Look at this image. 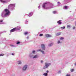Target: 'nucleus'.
<instances>
[{"label": "nucleus", "instance_id": "obj_42", "mask_svg": "<svg viewBox=\"0 0 76 76\" xmlns=\"http://www.w3.org/2000/svg\"><path fill=\"white\" fill-rule=\"evenodd\" d=\"M43 62V61H41V63H42Z\"/></svg>", "mask_w": 76, "mask_h": 76}, {"label": "nucleus", "instance_id": "obj_1", "mask_svg": "<svg viewBox=\"0 0 76 76\" xmlns=\"http://www.w3.org/2000/svg\"><path fill=\"white\" fill-rule=\"evenodd\" d=\"M49 2H46L43 3L42 5V7L44 9H50L53 8V4H48Z\"/></svg>", "mask_w": 76, "mask_h": 76}, {"label": "nucleus", "instance_id": "obj_43", "mask_svg": "<svg viewBox=\"0 0 76 76\" xmlns=\"http://www.w3.org/2000/svg\"><path fill=\"white\" fill-rule=\"evenodd\" d=\"M57 3H58V4H60V2H58Z\"/></svg>", "mask_w": 76, "mask_h": 76}, {"label": "nucleus", "instance_id": "obj_28", "mask_svg": "<svg viewBox=\"0 0 76 76\" xmlns=\"http://www.w3.org/2000/svg\"><path fill=\"white\" fill-rule=\"evenodd\" d=\"M28 23V20H26V24H27Z\"/></svg>", "mask_w": 76, "mask_h": 76}, {"label": "nucleus", "instance_id": "obj_27", "mask_svg": "<svg viewBox=\"0 0 76 76\" xmlns=\"http://www.w3.org/2000/svg\"><path fill=\"white\" fill-rule=\"evenodd\" d=\"M53 14H56V13H57V12L56 11H53Z\"/></svg>", "mask_w": 76, "mask_h": 76}, {"label": "nucleus", "instance_id": "obj_40", "mask_svg": "<svg viewBox=\"0 0 76 76\" xmlns=\"http://www.w3.org/2000/svg\"><path fill=\"white\" fill-rule=\"evenodd\" d=\"M75 29V27L74 26L73 27V29Z\"/></svg>", "mask_w": 76, "mask_h": 76}, {"label": "nucleus", "instance_id": "obj_37", "mask_svg": "<svg viewBox=\"0 0 76 76\" xmlns=\"http://www.w3.org/2000/svg\"><path fill=\"white\" fill-rule=\"evenodd\" d=\"M40 7H41V6H40V5H39V6L38 7V9H40Z\"/></svg>", "mask_w": 76, "mask_h": 76}, {"label": "nucleus", "instance_id": "obj_10", "mask_svg": "<svg viewBox=\"0 0 76 76\" xmlns=\"http://www.w3.org/2000/svg\"><path fill=\"white\" fill-rule=\"evenodd\" d=\"M3 19H1L0 20V25L4 24V23H3Z\"/></svg>", "mask_w": 76, "mask_h": 76}, {"label": "nucleus", "instance_id": "obj_21", "mask_svg": "<svg viewBox=\"0 0 76 76\" xmlns=\"http://www.w3.org/2000/svg\"><path fill=\"white\" fill-rule=\"evenodd\" d=\"M60 40H63L64 39V38L63 37H60Z\"/></svg>", "mask_w": 76, "mask_h": 76}, {"label": "nucleus", "instance_id": "obj_29", "mask_svg": "<svg viewBox=\"0 0 76 76\" xmlns=\"http://www.w3.org/2000/svg\"><path fill=\"white\" fill-rule=\"evenodd\" d=\"M42 50H41V49H39L37 51V52L40 51L41 52Z\"/></svg>", "mask_w": 76, "mask_h": 76}, {"label": "nucleus", "instance_id": "obj_18", "mask_svg": "<svg viewBox=\"0 0 76 76\" xmlns=\"http://www.w3.org/2000/svg\"><path fill=\"white\" fill-rule=\"evenodd\" d=\"M53 44H54V43H51L50 44H49L48 45V46L49 47H51V46H52Z\"/></svg>", "mask_w": 76, "mask_h": 76}, {"label": "nucleus", "instance_id": "obj_3", "mask_svg": "<svg viewBox=\"0 0 76 76\" xmlns=\"http://www.w3.org/2000/svg\"><path fill=\"white\" fill-rule=\"evenodd\" d=\"M16 4H11L8 6V9H10V10H15Z\"/></svg>", "mask_w": 76, "mask_h": 76}, {"label": "nucleus", "instance_id": "obj_7", "mask_svg": "<svg viewBox=\"0 0 76 76\" xmlns=\"http://www.w3.org/2000/svg\"><path fill=\"white\" fill-rule=\"evenodd\" d=\"M6 0H0V1L1 3H7V1H6ZM8 0L9 1H10L11 0Z\"/></svg>", "mask_w": 76, "mask_h": 76}, {"label": "nucleus", "instance_id": "obj_45", "mask_svg": "<svg viewBox=\"0 0 76 76\" xmlns=\"http://www.w3.org/2000/svg\"><path fill=\"white\" fill-rule=\"evenodd\" d=\"M46 72H47V73H48V72H49V71H48L47 70V71H46Z\"/></svg>", "mask_w": 76, "mask_h": 76}, {"label": "nucleus", "instance_id": "obj_24", "mask_svg": "<svg viewBox=\"0 0 76 76\" xmlns=\"http://www.w3.org/2000/svg\"><path fill=\"white\" fill-rule=\"evenodd\" d=\"M29 33L28 32H26L24 33L25 35H28V34H29Z\"/></svg>", "mask_w": 76, "mask_h": 76}, {"label": "nucleus", "instance_id": "obj_13", "mask_svg": "<svg viewBox=\"0 0 76 76\" xmlns=\"http://www.w3.org/2000/svg\"><path fill=\"white\" fill-rule=\"evenodd\" d=\"M15 31H16L15 28H13V29L10 30L11 32H15Z\"/></svg>", "mask_w": 76, "mask_h": 76}, {"label": "nucleus", "instance_id": "obj_2", "mask_svg": "<svg viewBox=\"0 0 76 76\" xmlns=\"http://www.w3.org/2000/svg\"><path fill=\"white\" fill-rule=\"evenodd\" d=\"M10 15V12L9 11V10L8 9H5L4 11L2 12L1 14V16L3 18V17H8Z\"/></svg>", "mask_w": 76, "mask_h": 76}, {"label": "nucleus", "instance_id": "obj_4", "mask_svg": "<svg viewBox=\"0 0 76 76\" xmlns=\"http://www.w3.org/2000/svg\"><path fill=\"white\" fill-rule=\"evenodd\" d=\"M28 66L27 64L24 65L22 68V70L23 72H25L28 69Z\"/></svg>", "mask_w": 76, "mask_h": 76}, {"label": "nucleus", "instance_id": "obj_30", "mask_svg": "<svg viewBox=\"0 0 76 76\" xmlns=\"http://www.w3.org/2000/svg\"><path fill=\"white\" fill-rule=\"evenodd\" d=\"M4 54L3 53H1L0 54V57H1V56H4Z\"/></svg>", "mask_w": 76, "mask_h": 76}, {"label": "nucleus", "instance_id": "obj_20", "mask_svg": "<svg viewBox=\"0 0 76 76\" xmlns=\"http://www.w3.org/2000/svg\"><path fill=\"white\" fill-rule=\"evenodd\" d=\"M61 32L57 33L56 34V36H58L59 35H61Z\"/></svg>", "mask_w": 76, "mask_h": 76}, {"label": "nucleus", "instance_id": "obj_32", "mask_svg": "<svg viewBox=\"0 0 76 76\" xmlns=\"http://www.w3.org/2000/svg\"><path fill=\"white\" fill-rule=\"evenodd\" d=\"M41 52V53H42V54H45V53L44 52V51L42 50Z\"/></svg>", "mask_w": 76, "mask_h": 76}, {"label": "nucleus", "instance_id": "obj_25", "mask_svg": "<svg viewBox=\"0 0 76 76\" xmlns=\"http://www.w3.org/2000/svg\"><path fill=\"white\" fill-rule=\"evenodd\" d=\"M70 25H68L67 26V28H70Z\"/></svg>", "mask_w": 76, "mask_h": 76}, {"label": "nucleus", "instance_id": "obj_5", "mask_svg": "<svg viewBox=\"0 0 76 76\" xmlns=\"http://www.w3.org/2000/svg\"><path fill=\"white\" fill-rule=\"evenodd\" d=\"M45 66L43 68V69H47L48 68L49 66H51V63H45Z\"/></svg>", "mask_w": 76, "mask_h": 76}, {"label": "nucleus", "instance_id": "obj_11", "mask_svg": "<svg viewBox=\"0 0 76 76\" xmlns=\"http://www.w3.org/2000/svg\"><path fill=\"white\" fill-rule=\"evenodd\" d=\"M33 12H31L28 15V16H29V17H31V16H32V15H33Z\"/></svg>", "mask_w": 76, "mask_h": 76}, {"label": "nucleus", "instance_id": "obj_15", "mask_svg": "<svg viewBox=\"0 0 76 76\" xmlns=\"http://www.w3.org/2000/svg\"><path fill=\"white\" fill-rule=\"evenodd\" d=\"M63 9L66 10L68 9V7L67 6H64L63 8Z\"/></svg>", "mask_w": 76, "mask_h": 76}, {"label": "nucleus", "instance_id": "obj_6", "mask_svg": "<svg viewBox=\"0 0 76 76\" xmlns=\"http://www.w3.org/2000/svg\"><path fill=\"white\" fill-rule=\"evenodd\" d=\"M41 46V48L43 50H45V46L44 44H42Z\"/></svg>", "mask_w": 76, "mask_h": 76}, {"label": "nucleus", "instance_id": "obj_35", "mask_svg": "<svg viewBox=\"0 0 76 76\" xmlns=\"http://www.w3.org/2000/svg\"><path fill=\"white\" fill-rule=\"evenodd\" d=\"M35 50H33L32 51V53H33V54H35Z\"/></svg>", "mask_w": 76, "mask_h": 76}, {"label": "nucleus", "instance_id": "obj_36", "mask_svg": "<svg viewBox=\"0 0 76 76\" xmlns=\"http://www.w3.org/2000/svg\"><path fill=\"white\" fill-rule=\"evenodd\" d=\"M58 73H61V71L60 70H59L58 71Z\"/></svg>", "mask_w": 76, "mask_h": 76}, {"label": "nucleus", "instance_id": "obj_44", "mask_svg": "<svg viewBox=\"0 0 76 76\" xmlns=\"http://www.w3.org/2000/svg\"><path fill=\"white\" fill-rule=\"evenodd\" d=\"M75 65V66H76V62H75V64H74Z\"/></svg>", "mask_w": 76, "mask_h": 76}, {"label": "nucleus", "instance_id": "obj_16", "mask_svg": "<svg viewBox=\"0 0 76 76\" xmlns=\"http://www.w3.org/2000/svg\"><path fill=\"white\" fill-rule=\"evenodd\" d=\"M57 23H58L59 25H61L62 23L61 21V20H59L58 21Z\"/></svg>", "mask_w": 76, "mask_h": 76}, {"label": "nucleus", "instance_id": "obj_14", "mask_svg": "<svg viewBox=\"0 0 76 76\" xmlns=\"http://www.w3.org/2000/svg\"><path fill=\"white\" fill-rule=\"evenodd\" d=\"M57 43L58 44H61L62 42L61 41H60V40H58Z\"/></svg>", "mask_w": 76, "mask_h": 76}, {"label": "nucleus", "instance_id": "obj_26", "mask_svg": "<svg viewBox=\"0 0 76 76\" xmlns=\"http://www.w3.org/2000/svg\"><path fill=\"white\" fill-rule=\"evenodd\" d=\"M10 46L12 47H15V46L13 45H10Z\"/></svg>", "mask_w": 76, "mask_h": 76}, {"label": "nucleus", "instance_id": "obj_12", "mask_svg": "<svg viewBox=\"0 0 76 76\" xmlns=\"http://www.w3.org/2000/svg\"><path fill=\"white\" fill-rule=\"evenodd\" d=\"M38 58V55H35L33 57V58Z\"/></svg>", "mask_w": 76, "mask_h": 76}, {"label": "nucleus", "instance_id": "obj_23", "mask_svg": "<svg viewBox=\"0 0 76 76\" xmlns=\"http://www.w3.org/2000/svg\"><path fill=\"white\" fill-rule=\"evenodd\" d=\"M74 70L75 69H70V72H74Z\"/></svg>", "mask_w": 76, "mask_h": 76}, {"label": "nucleus", "instance_id": "obj_22", "mask_svg": "<svg viewBox=\"0 0 76 76\" xmlns=\"http://www.w3.org/2000/svg\"><path fill=\"white\" fill-rule=\"evenodd\" d=\"M47 75H48V74L47 73H45L43 74V75L45 76H47Z\"/></svg>", "mask_w": 76, "mask_h": 76}, {"label": "nucleus", "instance_id": "obj_39", "mask_svg": "<svg viewBox=\"0 0 76 76\" xmlns=\"http://www.w3.org/2000/svg\"><path fill=\"white\" fill-rule=\"evenodd\" d=\"M71 75H70L69 74V75H66V76H70Z\"/></svg>", "mask_w": 76, "mask_h": 76}, {"label": "nucleus", "instance_id": "obj_31", "mask_svg": "<svg viewBox=\"0 0 76 76\" xmlns=\"http://www.w3.org/2000/svg\"><path fill=\"white\" fill-rule=\"evenodd\" d=\"M20 42L19 41H18L16 42V44L18 45V44H20Z\"/></svg>", "mask_w": 76, "mask_h": 76}, {"label": "nucleus", "instance_id": "obj_41", "mask_svg": "<svg viewBox=\"0 0 76 76\" xmlns=\"http://www.w3.org/2000/svg\"><path fill=\"white\" fill-rule=\"evenodd\" d=\"M67 0H64V2H66Z\"/></svg>", "mask_w": 76, "mask_h": 76}, {"label": "nucleus", "instance_id": "obj_33", "mask_svg": "<svg viewBox=\"0 0 76 76\" xmlns=\"http://www.w3.org/2000/svg\"><path fill=\"white\" fill-rule=\"evenodd\" d=\"M39 37H42L43 36V34H41L39 35Z\"/></svg>", "mask_w": 76, "mask_h": 76}, {"label": "nucleus", "instance_id": "obj_34", "mask_svg": "<svg viewBox=\"0 0 76 76\" xmlns=\"http://www.w3.org/2000/svg\"><path fill=\"white\" fill-rule=\"evenodd\" d=\"M65 26H63L61 27V29H65Z\"/></svg>", "mask_w": 76, "mask_h": 76}, {"label": "nucleus", "instance_id": "obj_38", "mask_svg": "<svg viewBox=\"0 0 76 76\" xmlns=\"http://www.w3.org/2000/svg\"><path fill=\"white\" fill-rule=\"evenodd\" d=\"M26 39H29V36H28L27 37H26Z\"/></svg>", "mask_w": 76, "mask_h": 76}, {"label": "nucleus", "instance_id": "obj_46", "mask_svg": "<svg viewBox=\"0 0 76 76\" xmlns=\"http://www.w3.org/2000/svg\"><path fill=\"white\" fill-rule=\"evenodd\" d=\"M12 56H14V54H13V53H12Z\"/></svg>", "mask_w": 76, "mask_h": 76}, {"label": "nucleus", "instance_id": "obj_17", "mask_svg": "<svg viewBox=\"0 0 76 76\" xmlns=\"http://www.w3.org/2000/svg\"><path fill=\"white\" fill-rule=\"evenodd\" d=\"M17 63L18 64H22V62L20 61H17Z\"/></svg>", "mask_w": 76, "mask_h": 76}, {"label": "nucleus", "instance_id": "obj_8", "mask_svg": "<svg viewBox=\"0 0 76 76\" xmlns=\"http://www.w3.org/2000/svg\"><path fill=\"white\" fill-rule=\"evenodd\" d=\"M20 26H18L15 28V31H18V30H20Z\"/></svg>", "mask_w": 76, "mask_h": 76}, {"label": "nucleus", "instance_id": "obj_19", "mask_svg": "<svg viewBox=\"0 0 76 76\" xmlns=\"http://www.w3.org/2000/svg\"><path fill=\"white\" fill-rule=\"evenodd\" d=\"M29 57H30L31 58H33V55L32 54V53H31L29 55Z\"/></svg>", "mask_w": 76, "mask_h": 76}, {"label": "nucleus", "instance_id": "obj_9", "mask_svg": "<svg viewBox=\"0 0 76 76\" xmlns=\"http://www.w3.org/2000/svg\"><path fill=\"white\" fill-rule=\"evenodd\" d=\"M45 37L46 38H50L51 37V36L50 34H45Z\"/></svg>", "mask_w": 76, "mask_h": 76}]
</instances>
